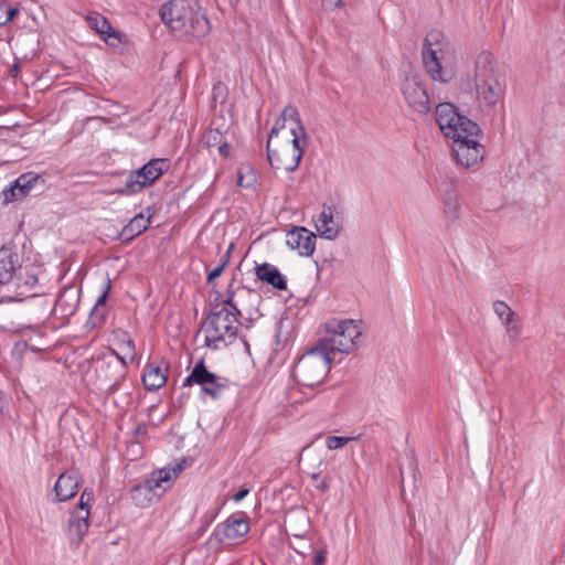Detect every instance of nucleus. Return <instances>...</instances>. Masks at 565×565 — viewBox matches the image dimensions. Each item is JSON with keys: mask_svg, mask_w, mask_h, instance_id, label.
<instances>
[{"mask_svg": "<svg viewBox=\"0 0 565 565\" xmlns=\"http://www.w3.org/2000/svg\"><path fill=\"white\" fill-rule=\"evenodd\" d=\"M232 288L233 282L227 288L226 297L221 302L211 305L210 313L203 322L204 344L213 350L231 344L241 328L238 320L241 311L237 308L235 296L238 292H244L245 289L233 290Z\"/></svg>", "mask_w": 565, "mask_h": 565, "instance_id": "nucleus-1", "label": "nucleus"}, {"mask_svg": "<svg viewBox=\"0 0 565 565\" xmlns=\"http://www.w3.org/2000/svg\"><path fill=\"white\" fill-rule=\"evenodd\" d=\"M160 17L174 36L185 41L203 38L210 31L198 0H170L161 6Z\"/></svg>", "mask_w": 565, "mask_h": 565, "instance_id": "nucleus-2", "label": "nucleus"}, {"mask_svg": "<svg viewBox=\"0 0 565 565\" xmlns=\"http://www.w3.org/2000/svg\"><path fill=\"white\" fill-rule=\"evenodd\" d=\"M423 66L434 82L450 83L456 75V52L439 31L427 33L422 51Z\"/></svg>", "mask_w": 565, "mask_h": 565, "instance_id": "nucleus-3", "label": "nucleus"}, {"mask_svg": "<svg viewBox=\"0 0 565 565\" xmlns=\"http://www.w3.org/2000/svg\"><path fill=\"white\" fill-rule=\"evenodd\" d=\"M362 322L353 319H329L324 323V335L317 342L337 363L342 355L350 354L359 347L362 337Z\"/></svg>", "mask_w": 565, "mask_h": 565, "instance_id": "nucleus-4", "label": "nucleus"}, {"mask_svg": "<svg viewBox=\"0 0 565 565\" xmlns=\"http://www.w3.org/2000/svg\"><path fill=\"white\" fill-rule=\"evenodd\" d=\"M472 79L480 107L492 108L503 98L504 87L499 79L497 62L491 52L482 51L477 55Z\"/></svg>", "mask_w": 565, "mask_h": 565, "instance_id": "nucleus-5", "label": "nucleus"}, {"mask_svg": "<svg viewBox=\"0 0 565 565\" xmlns=\"http://www.w3.org/2000/svg\"><path fill=\"white\" fill-rule=\"evenodd\" d=\"M332 363L337 362L316 344L295 364L292 376L299 385L313 388L323 382Z\"/></svg>", "mask_w": 565, "mask_h": 565, "instance_id": "nucleus-6", "label": "nucleus"}, {"mask_svg": "<svg viewBox=\"0 0 565 565\" xmlns=\"http://www.w3.org/2000/svg\"><path fill=\"white\" fill-rule=\"evenodd\" d=\"M308 145V136H290L285 139L267 140V158L276 170L295 171Z\"/></svg>", "mask_w": 565, "mask_h": 565, "instance_id": "nucleus-7", "label": "nucleus"}, {"mask_svg": "<svg viewBox=\"0 0 565 565\" xmlns=\"http://www.w3.org/2000/svg\"><path fill=\"white\" fill-rule=\"evenodd\" d=\"M436 121L444 136L451 140L463 136H479L481 132L478 124L460 114L451 103H440L436 107Z\"/></svg>", "mask_w": 565, "mask_h": 565, "instance_id": "nucleus-8", "label": "nucleus"}, {"mask_svg": "<svg viewBox=\"0 0 565 565\" xmlns=\"http://www.w3.org/2000/svg\"><path fill=\"white\" fill-rule=\"evenodd\" d=\"M95 375L97 387L113 394L126 379L127 362L116 358L115 351L111 350L96 362Z\"/></svg>", "mask_w": 565, "mask_h": 565, "instance_id": "nucleus-9", "label": "nucleus"}, {"mask_svg": "<svg viewBox=\"0 0 565 565\" xmlns=\"http://www.w3.org/2000/svg\"><path fill=\"white\" fill-rule=\"evenodd\" d=\"M168 162L164 159H152L141 168L131 171L126 178L125 185L113 191L120 195H131L142 189L152 185L167 170Z\"/></svg>", "mask_w": 565, "mask_h": 565, "instance_id": "nucleus-10", "label": "nucleus"}, {"mask_svg": "<svg viewBox=\"0 0 565 565\" xmlns=\"http://www.w3.org/2000/svg\"><path fill=\"white\" fill-rule=\"evenodd\" d=\"M199 385L201 392L213 399L218 398L228 387V380L210 372L203 359L199 360L190 375L184 380L183 386Z\"/></svg>", "mask_w": 565, "mask_h": 565, "instance_id": "nucleus-11", "label": "nucleus"}, {"mask_svg": "<svg viewBox=\"0 0 565 565\" xmlns=\"http://www.w3.org/2000/svg\"><path fill=\"white\" fill-rule=\"evenodd\" d=\"M477 136L459 137L452 140V154L458 166L470 168L484 157V147L476 140Z\"/></svg>", "mask_w": 565, "mask_h": 565, "instance_id": "nucleus-12", "label": "nucleus"}, {"mask_svg": "<svg viewBox=\"0 0 565 565\" xmlns=\"http://www.w3.org/2000/svg\"><path fill=\"white\" fill-rule=\"evenodd\" d=\"M402 93L408 106L418 114H427L430 110L429 96L419 76L406 77L402 84Z\"/></svg>", "mask_w": 565, "mask_h": 565, "instance_id": "nucleus-13", "label": "nucleus"}, {"mask_svg": "<svg viewBox=\"0 0 565 565\" xmlns=\"http://www.w3.org/2000/svg\"><path fill=\"white\" fill-rule=\"evenodd\" d=\"M288 128V136L306 137V129L300 119L299 111L296 107L287 105L281 111L280 116L275 120V124L269 132L268 139H279L278 135L281 130Z\"/></svg>", "mask_w": 565, "mask_h": 565, "instance_id": "nucleus-14", "label": "nucleus"}, {"mask_svg": "<svg viewBox=\"0 0 565 565\" xmlns=\"http://www.w3.org/2000/svg\"><path fill=\"white\" fill-rule=\"evenodd\" d=\"M248 531L249 524L246 519L231 515L215 527L213 536L218 543L230 544L247 534Z\"/></svg>", "mask_w": 565, "mask_h": 565, "instance_id": "nucleus-15", "label": "nucleus"}, {"mask_svg": "<svg viewBox=\"0 0 565 565\" xmlns=\"http://www.w3.org/2000/svg\"><path fill=\"white\" fill-rule=\"evenodd\" d=\"M40 180L36 173L28 172L21 174L9 186L2 191V203L9 204L11 202L22 200L30 194L34 185Z\"/></svg>", "mask_w": 565, "mask_h": 565, "instance_id": "nucleus-16", "label": "nucleus"}, {"mask_svg": "<svg viewBox=\"0 0 565 565\" xmlns=\"http://www.w3.org/2000/svg\"><path fill=\"white\" fill-rule=\"evenodd\" d=\"M21 270L22 264L18 252L2 246L0 248V285L13 284Z\"/></svg>", "mask_w": 565, "mask_h": 565, "instance_id": "nucleus-17", "label": "nucleus"}, {"mask_svg": "<svg viewBox=\"0 0 565 565\" xmlns=\"http://www.w3.org/2000/svg\"><path fill=\"white\" fill-rule=\"evenodd\" d=\"M286 244L300 256H311L316 248V235L305 227H294L286 234Z\"/></svg>", "mask_w": 565, "mask_h": 565, "instance_id": "nucleus-18", "label": "nucleus"}, {"mask_svg": "<svg viewBox=\"0 0 565 565\" xmlns=\"http://www.w3.org/2000/svg\"><path fill=\"white\" fill-rule=\"evenodd\" d=\"M81 290L74 286L64 288L53 307V315L60 319H68L72 317L79 305Z\"/></svg>", "mask_w": 565, "mask_h": 565, "instance_id": "nucleus-19", "label": "nucleus"}, {"mask_svg": "<svg viewBox=\"0 0 565 565\" xmlns=\"http://www.w3.org/2000/svg\"><path fill=\"white\" fill-rule=\"evenodd\" d=\"M89 529V509H74L70 521L67 536L71 544L78 545Z\"/></svg>", "mask_w": 565, "mask_h": 565, "instance_id": "nucleus-20", "label": "nucleus"}, {"mask_svg": "<svg viewBox=\"0 0 565 565\" xmlns=\"http://www.w3.org/2000/svg\"><path fill=\"white\" fill-rule=\"evenodd\" d=\"M316 230L327 239H334L339 235L341 224L333 206H323L316 220Z\"/></svg>", "mask_w": 565, "mask_h": 565, "instance_id": "nucleus-21", "label": "nucleus"}, {"mask_svg": "<svg viewBox=\"0 0 565 565\" xmlns=\"http://www.w3.org/2000/svg\"><path fill=\"white\" fill-rule=\"evenodd\" d=\"M79 475L76 470L62 473L54 486V501L62 502L72 499L78 491Z\"/></svg>", "mask_w": 565, "mask_h": 565, "instance_id": "nucleus-22", "label": "nucleus"}, {"mask_svg": "<svg viewBox=\"0 0 565 565\" xmlns=\"http://www.w3.org/2000/svg\"><path fill=\"white\" fill-rule=\"evenodd\" d=\"M493 311L507 328V333L511 341H518L521 334V326L516 322L515 312L504 302L497 300L493 302Z\"/></svg>", "mask_w": 565, "mask_h": 565, "instance_id": "nucleus-23", "label": "nucleus"}, {"mask_svg": "<svg viewBox=\"0 0 565 565\" xmlns=\"http://www.w3.org/2000/svg\"><path fill=\"white\" fill-rule=\"evenodd\" d=\"M161 495V492L158 491L148 479L136 484L130 491L131 500L139 508H147L151 505Z\"/></svg>", "mask_w": 565, "mask_h": 565, "instance_id": "nucleus-24", "label": "nucleus"}, {"mask_svg": "<svg viewBox=\"0 0 565 565\" xmlns=\"http://www.w3.org/2000/svg\"><path fill=\"white\" fill-rule=\"evenodd\" d=\"M255 275L259 280L267 282L278 290L287 289V281L285 277L281 275L279 269L271 264L263 263L260 265H256Z\"/></svg>", "mask_w": 565, "mask_h": 565, "instance_id": "nucleus-25", "label": "nucleus"}, {"mask_svg": "<svg viewBox=\"0 0 565 565\" xmlns=\"http://www.w3.org/2000/svg\"><path fill=\"white\" fill-rule=\"evenodd\" d=\"M38 276L30 271L28 268H23L21 274L17 276L13 285L17 288V296L14 297H6L7 301H21L24 297H26V292L32 291L38 286ZM4 300V298H2Z\"/></svg>", "mask_w": 565, "mask_h": 565, "instance_id": "nucleus-26", "label": "nucleus"}, {"mask_svg": "<svg viewBox=\"0 0 565 565\" xmlns=\"http://www.w3.org/2000/svg\"><path fill=\"white\" fill-rule=\"evenodd\" d=\"M168 365L164 366L149 363L142 374V383L148 391H158L167 382Z\"/></svg>", "mask_w": 565, "mask_h": 565, "instance_id": "nucleus-27", "label": "nucleus"}, {"mask_svg": "<svg viewBox=\"0 0 565 565\" xmlns=\"http://www.w3.org/2000/svg\"><path fill=\"white\" fill-rule=\"evenodd\" d=\"M182 463H179L174 467H167L153 471L147 479L162 494L167 489L171 487V481L177 478L178 473L182 471Z\"/></svg>", "mask_w": 565, "mask_h": 565, "instance_id": "nucleus-28", "label": "nucleus"}, {"mask_svg": "<svg viewBox=\"0 0 565 565\" xmlns=\"http://www.w3.org/2000/svg\"><path fill=\"white\" fill-rule=\"evenodd\" d=\"M150 225V217H146L142 213L134 216L130 222L124 226L120 232V239L129 242L140 235Z\"/></svg>", "mask_w": 565, "mask_h": 565, "instance_id": "nucleus-29", "label": "nucleus"}, {"mask_svg": "<svg viewBox=\"0 0 565 565\" xmlns=\"http://www.w3.org/2000/svg\"><path fill=\"white\" fill-rule=\"evenodd\" d=\"M443 214L448 223H454L460 216V203L455 191L446 192L443 201Z\"/></svg>", "mask_w": 565, "mask_h": 565, "instance_id": "nucleus-30", "label": "nucleus"}, {"mask_svg": "<svg viewBox=\"0 0 565 565\" xmlns=\"http://www.w3.org/2000/svg\"><path fill=\"white\" fill-rule=\"evenodd\" d=\"M88 25L95 30L99 35L107 38H118L116 30L111 26L109 21L98 13H93L87 17Z\"/></svg>", "mask_w": 565, "mask_h": 565, "instance_id": "nucleus-31", "label": "nucleus"}, {"mask_svg": "<svg viewBox=\"0 0 565 565\" xmlns=\"http://www.w3.org/2000/svg\"><path fill=\"white\" fill-rule=\"evenodd\" d=\"M110 290V280H107L105 284V289L103 294L98 297L92 312H90V319L93 320L94 326L97 324V322H102L105 317V305L106 299L108 297V292Z\"/></svg>", "mask_w": 565, "mask_h": 565, "instance_id": "nucleus-32", "label": "nucleus"}, {"mask_svg": "<svg viewBox=\"0 0 565 565\" xmlns=\"http://www.w3.org/2000/svg\"><path fill=\"white\" fill-rule=\"evenodd\" d=\"M136 352H135V343L134 341L128 338L126 334H124L122 344H121V354L117 353L115 351V356L119 360H124L125 362L130 361L132 362L135 359Z\"/></svg>", "mask_w": 565, "mask_h": 565, "instance_id": "nucleus-33", "label": "nucleus"}, {"mask_svg": "<svg viewBox=\"0 0 565 565\" xmlns=\"http://www.w3.org/2000/svg\"><path fill=\"white\" fill-rule=\"evenodd\" d=\"M223 140H225V138L218 129H210L204 135V141L207 147H217Z\"/></svg>", "mask_w": 565, "mask_h": 565, "instance_id": "nucleus-34", "label": "nucleus"}, {"mask_svg": "<svg viewBox=\"0 0 565 565\" xmlns=\"http://www.w3.org/2000/svg\"><path fill=\"white\" fill-rule=\"evenodd\" d=\"M352 440L350 437H342V436H329L327 438V447L330 450H335L344 447L347 444H349Z\"/></svg>", "mask_w": 565, "mask_h": 565, "instance_id": "nucleus-35", "label": "nucleus"}, {"mask_svg": "<svg viewBox=\"0 0 565 565\" xmlns=\"http://www.w3.org/2000/svg\"><path fill=\"white\" fill-rule=\"evenodd\" d=\"M93 500V492L85 489L79 498L78 504L75 509H89V502Z\"/></svg>", "mask_w": 565, "mask_h": 565, "instance_id": "nucleus-36", "label": "nucleus"}, {"mask_svg": "<svg viewBox=\"0 0 565 565\" xmlns=\"http://www.w3.org/2000/svg\"><path fill=\"white\" fill-rule=\"evenodd\" d=\"M225 269V264L221 263L214 269H212L207 275V282L212 284L217 277L221 276L223 270Z\"/></svg>", "mask_w": 565, "mask_h": 565, "instance_id": "nucleus-37", "label": "nucleus"}, {"mask_svg": "<svg viewBox=\"0 0 565 565\" xmlns=\"http://www.w3.org/2000/svg\"><path fill=\"white\" fill-rule=\"evenodd\" d=\"M327 561L326 551H318L313 555V565H324Z\"/></svg>", "mask_w": 565, "mask_h": 565, "instance_id": "nucleus-38", "label": "nucleus"}, {"mask_svg": "<svg viewBox=\"0 0 565 565\" xmlns=\"http://www.w3.org/2000/svg\"><path fill=\"white\" fill-rule=\"evenodd\" d=\"M6 12H7V20L9 23L19 14V9L17 7H11L6 3Z\"/></svg>", "mask_w": 565, "mask_h": 565, "instance_id": "nucleus-39", "label": "nucleus"}, {"mask_svg": "<svg viewBox=\"0 0 565 565\" xmlns=\"http://www.w3.org/2000/svg\"><path fill=\"white\" fill-rule=\"evenodd\" d=\"M218 152L221 156L223 157H228L230 154V150H231V146L228 145V142L225 140H223L218 146Z\"/></svg>", "mask_w": 565, "mask_h": 565, "instance_id": "nucleus-40", "label": "nucleus"}, {"mask_svg": "<svg viewBox=\"0 0 565 565\" xmlns=\"http://www.w3.org/2000/svg\"><path fill=\"white\" fill-rule=\"evenodd\" d=\"M8 24L7 12H6V3L0 4V26H4Z\"/></svg>", "mask_w": 565, "mask_h": 565, "instance_id": "nucleus-41", "label": "nucleus"}, {"mask_svg": "<svg viewBox=\"0 0 565 565\" xmlns=\"http://www.w3.org/2000/svg\"><path fill=\"white\" fill-rule=\"evenodd\" d=\"M249 493V489L247 488H243L241 489L234 497V501L235 502H239L242 501L245 497H247V494Z\"/></svg>", "mask_w": 565, "mask_h": 565, "instance_id": "nucleus-42", "label": "nucleus"}, {"mask_svg": "<svg viewBox=\"0 0 565 565\" xmlns=\"http://www.w3.org/2000/svg\"><path fill=\"white\" fill-rule=\"evenodd\" d=\"M237 184L242 188H246L249 185V183L245 182V179L243 175H239L237 179Z\"/></svg>", "mask_w": 565, "mask_h": 565, "instance_id": "nucleus-43", "label": "nucleus"}, {"mask_svg": "<svg viewBox=\"0 0 565 565\" xmlns=\"http://www.w3.org/2000/svg\"><path fill=\"white\" fill-rule=\"evenodd\" d=\"M230 248H232V246H231ZM230 250H231V249H228V250L226 252V254L223 256L222 262H221V263H224V264H225V267H226V266H227V264H228V259H230Z\"/></svg>", "mask_w": 565, "mask_h": 565, "instance_id": "nucleus-44", "label": "nucleus"}, {"mask_svg": "<svg viewBox=\"0 0 565 565\" xmlns=\"http://www.w3.org/2000/svg\"><path fill=\"white\" fill-rule=\"evenodd\" d=\"M320 489H321L322 491H326V490L328 489V484H327L326 482H323V483L321 484Z\"/></svg>", "mask_w": 565, "mask_h": 565, "instance_id": "nucleus-45", "label": "nucleus"}, {"mask_svg": "<svg viewBox=\"0 0 565 565\" xmlns=\"http://www.w3.org/2000/svg\"><path fill=\"white\" fill-rule=\"evenodd\" d=\"M340 3H341V0H338V2H337L334 6H335V7H337V6H340Z\"/></svg>", "mask_w": 565, "mask_h": 565, "instance_id": "nucleus-46", "label": "nucleus"}, {"mask_svg": "<svg viewBox=\"0 0 565 565\" xmlns=\"http://www.w3.org/2000/svg\"><path fill=\"white\" fill-rule=\"evenodd\" d=\"M322 1H323V4H326V3H327V0H322Z\"/></svg>", "mask_w": 565, "mask_h": 565, "instance_id": "nucleus-47", "label": "nucleus"}]
</instances>
